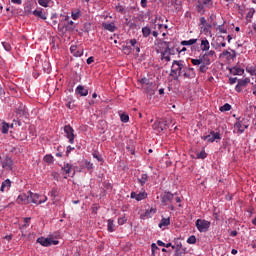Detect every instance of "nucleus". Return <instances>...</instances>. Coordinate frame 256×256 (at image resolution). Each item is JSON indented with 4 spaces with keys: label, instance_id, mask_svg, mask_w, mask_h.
Masks as SVG:
<instances>
[{
    "label": "nucleus",
    "instance_id": "1",
    "mask_svg": "<svg viewBox=\"0 0 256 256\" xmlns=\"http://www.w3.org/2000/svg\"><path fill=\"white\" fill-rule=\"evenodd\" d=\"M185 71V66L181 61L174 60L171 67L170 76L173 77L174 81H177L181 74Z\"/></svg>",
    "mask_w": 256,
    "mask_h": 256
},
{
    "label": "nucleus",
    "instance_id": "2",
    "mask_svg": "<svg viewBox=\"0 0 256 256\" xmlns=\"http://www.w3.org/2000/svg\"><path fill=\"white\" fill-rule=\"evenodd\" d=\"M206 9H213V0H197V13H199L200 15H205Z\"/></svg>",
    "mask_w": 256,
    "mask_h": 256
},
{
    "label": "nucleus",
    "instance_id": "3",
    "mask_svg": "<svg viewBox=\"0 0 256 256\" xmlns=\"http://www.w3.org/2000/svg\"><path fill=\"white\" fill-rule=\"evenodd\" d=\"M196 227L200 233H207L209 227H211V222L203 219L196 220Z\"/></svg>",
    "mask_w": 256,
    "mask_h": 256
},
{
    "label": "nucleus",
    "instance_id": "4",
    "mask_svg": "<svg viewBox=\"0 0 256 256\" xmlns=\"http://www.w3.org/2000/svg\"><path fill=\"white\" fill-rule=\"evenodd\" d=\"M154 131H157V133H161L162 131H165L167 127H169V121L167 120H158L153 124Z\"/></svg>",
    "mask_w": 256,
    "mask_h": 256
},
{
    "label": "nucleus",
    "instance_id": "5",
    "mask_svg": "<svg viewBox=\"0 0 256 256\" xmlns=\"http://www.w3.org/2000/svg\"><path fill=\"white\" fill-rule=\"evenodd\" d=\"M140 83L142 84V88L146 93H149V95H155V89H149V87H153V82H151L147 78H142Z\"/></svg>",
    "mask_w": 256,
    "mask_h": 256
},
{
    "label": "nucleus",
    "instance_id": "6",
    "mask_svg": "<svg viewBox=\"0 0 256 256\" xmlns=\"http://www.w3.org/2000/svg\"><path fill=\"white\" fill-rule=\"evenodd\" d=\"M201 139H203V141H207L208 143H214V141H220L221 134H219V132L211 131L210 134L202 136Z\"/></svg>",
    "mask_w": 256,
    "mask_h": 256
},
{
    "label": "nucleus",
    "instance_id": "7",
    "mask_svg": "<svg viewBox=\"0 0 256 256\" xmlns=\"http://www.w3.org/2000/svg\"><path fill=\"white\" fill-rule=\"evenodd\" d=\"M192 65H201L203 63L204 65H211V58L205 53L204 55L200 56L199 59H192L191 60Z\"/></svg>",
    "mask_w": 256,
    "mask_h": 256
},
{
    "label": "nucleus",
    "instance_id": "8",
    "mask_svg": "<svg viewBox=\"0 0 256 256\" xmlns=\"http://www.w3.org/2000/svg\"><path fill=\"white\" fill-rule=\"evenodd\" d=\"M64 132L66 133L67 139H69V143L74 144L75 143V130L71 125H66L64 127Z\"/></svg>",
    "mask_w": 256,
    "mask_h": 256
},
{
    "label": "nucleus",
    "instance_id": "9",
    "mask_svg": "<svg viewBox=\"0 0 256 256\" xmlns=\"http://www.w3.org/2000/svg\"><path fill=\"white\" fill-rule=\"evenodd\" d=\"M160 45H165L166 49L165 51L161 52V59H164L165 61H167V63H169V61H171V56L167 55V53H169V51H171V47L169 46V42L167 41H161L160 40Z\"/></svg>",
    "mask_w": 256,
    "mask_h": 256
},
{
    "label": "nucleus",
    "instance_id": "10",
    "mask_svg": "<svg viewBox=\"0 0 256 256\" xmlns=\"http://www.w3.org/2000/svg\"><path fill=\"white\" fill-rule=\"evenodd\" d=\"M2 169L7 171H13V159L9 156H6L2 161Z\"/></svg>",
    "mask_w": 256,
    "mask_h": 256
},
{
    "label": "nucleus",
    "instance_id": "11",
    "mask_svg": "<svg viewBox=\"0 0 256 256\" xmlns=\"http://www.w3.org/2000/svg\"><path fill=\"white\" fill-rule=\"evenodd\" d=\"M62 171L68 175V177H73V175H75V170L73 169V165L66 163L64 164V166L62 167Z\"/></svg>",
    "mask_w": 256,
    "mask_h": 256
},
{
    "label": "nucleus",
    "instance_id": "12",
    "mask_svg": "<svg viewBox=\"0 0 256 256\" xmlns=\"http://www.w3.org/2000/svg\"><path fill=\"white\" fill-rule=\"evenodd\" d=\"M195 69L194 68H184V73H183V77H185V79H195Z\"/></svg>",
    "mask_w": 256,
    "mask_h": 256
},
{
    "label": "nucleus",
    "instance_id": "13",
    "mask_svg": "<svg viewBox=\"0 0 256 256\" xmlns=\"http://www.w3.org/2000/svg\"><path fill=\"white\" fill-rule=\"evenodd\" d=\"M102 28L105 29V31H110V33H115V31H117V26L115 25V22L102 23Z\"/></svg>",
    "mask_w": 256,
    "mask_h": 256
},
{
    "label": "nucleus",
    "instance_id": "14",
    "mask_svg": "<svg viewBox=\"0 0 256 256\" xmlns=\"http://www.w3.org/2000/svg\"><path fill=\"white\" fill-rule=\"evenodd\" d=\"M249 125L243 123V121H238L235 123L234 128L237 129V133H244Z\"/></svg>",
    "mask_w": 256,
    "mask_h": 256
},
{
    "label": "nucleus",
    "instance_id": "15",
    "mask_svg": "<svg viewBox=\"0 0 256 256\" xmlns=\"http://www.w3.org/2000/svg\"><path fill=\"white\" fill-rule=\"evenodd\" d=\"M16 114L19 115V117H29V112H27V109L23 104H21L17 109H16Z\"/></svg>",
    "mask_w": 256,
    "mask_h": 256
},
{
    "label": "nucleus",
    "instance_id": "16",
    "mask_svg": "<svg viewBox=\"0 0 256 256\" xmlns=\"http://www.w3.org/2000/svg\"><path fill=\"white\" fill-rule=\"evenodd\" d=\"M146 197H147L146 192H140L138 194L136 192L131 193V199H136V201H143V199H146Z\"/></svg>",
    "mask_w": 256,
    "mask_h": 256
},
{
    "label": "nucleus",
    "instance_id": "17",
    "mask_svg": "<svg viewBox=\"0 0 256 256\" xmlns=\"http://www.w3.org/2000/svg\"><path fill=\"white\" fill-rule=\"evenodd\" d=\"M220 57H227V59H235V57H237V52H235V50H232V53L227 51V50H224L221 54H220Z\"/></svg>",
    "mask_w": 256,
    "mask_h": 256
},
{
    "label": "nucleus",
    "instance_id": "18",
    "mask_svg": "<svg viewBox=\"0 0 256 256\" xmlns=\"http://www.w3.org/2000/svg\"><path fill=\"white\" fill-rule=\"evenodd\" d=\"M37 243H40L43 247H51V238L40 237L37 239Z\"/></svg>",
    "mask_w": 256,
    "mask_h": 256
},
{
    "label": "nucleus",
    "instance_id": "19",
    "mask_svg": "<svg viewBox=\"0 0 256 256\" xmlns=\"http://www.w3.org/2000/svg\"><path fill=\"white\" fill-rule=\"evenodd\" d=\"M76 94L81 95V97H87V95H89V90L85 89L84 86L79 85L76 88Z\"/></svg>",
    "mask_w": 256,
    "mask_h": 256
},
{
    "label": "nucleus",
    "instance_id": "20",
    "mask_svg": "<svg viewBox=\"0 0 256 256\" xmlns=\"http://www.w3.org/2000/svg\"><path fill=\"white\" fill-rule=\"evenodd\" d=\"M174 195L170 192H167L164 196L161 197V201L163 205H167V203L173 201Z\"/></svg>",
    "mask_w": 256,
    "mask_h": 256
},
{
    "label": "nucleus",
    "instance_id": "21",
    "mask_svg": "<svg viewBox=\"0 0 256 256\" xmlns=\"http://www.w3.org/2000/svg\"><path fill=\"white\" fill-rule=\"evenodd\" d=\"M200 49L201 51H209L210 45L209 40H207V38L201 40Z\"/></svg>",
    "mask_w": 256,
    "mask_h": 256
},
{
    "label": "nucleus",
    "instance_id": "22",
    "mask_svg": "<svg viewBox=\"0 0 256 256\" xmlns=\"http://www.w3.org/2000/svg\"><path fill=\"white\" fill-rule=\"evenodd\" d=\"M10 188H11V180L6 179L4 182H2L0 191L2 192L9 191Z\"/></svg>",
    "mask_w": 256,
    "mask_h": 256
},
{
    "label": "nucleus",
    "instance_id": "23",
    "mask_svg": "<svg viewBox=\"0 0 256 256\" xmlns=\"http://www.w3.org/2000/svg\"><path fill=\"white\" fill-rule=\"evenodd\" d=\"M81 10L80 9H76V10H72L71 12V17L74 21H77V19H79L81 17Z\"/></svg>",
    "mask_w": 256,
    "mask_h": 256
},
{
    "label": "nucleus",
    "instance_id": "24",
    "mask_svg": "<svg viewBox=\"0 0 256 256\" xmlns=\"http://www.w3.org/2000/svg\"><path fill=\"white\" fill-rule=\"evenodd\" d=\"M170 224H171L170 218H162V220L159 223V227H160V229H163V227H167Z\"/></svg>",
    "mask_w": 256,
    "mask_h": 256
},
{
    "label": "nucleus",
    "instance_id": "25",
    "mask_svg": "<svg viewBox=\"0 0 256 256\" xmlns=\"http://www.w3.org/2000/svg\"><path fill=\"white\" fill-rule=\"evenodd\" d=\"M230 71L233 75H243L245 73L244 69L237 67L232 68Z\"/></svg>",
    "mask_w": 256,
    "mask_h": 256
},
{
    "label": "nucleus",
    "instance_id": "26",
    "mask_svg": "<svg viewBox=\"0 0 256 256\" xmlns=\"http://www.w3.org/2000/svg\"><path fill=\"white\" fill-rule=\"evenodd\" d=\"M107 223H108L107 229H108L109 233H113V231H115L114 221L112 219H108Z\"/></svg>",
    "mask_w": 256,
    "mask_h": 256
},
{
    "label": "nucleus",
    "instance_id": "27",
    "mask_svg": "<svg viewBox=\"0 0 256 256\" xmlns=\"http://www.w3.org/2000/svg\"><path fill=\"white\" fill-rule=\"evenodd\" d=\"M66 31H75V22L73 20L68 21L67 25H65Z\"/></svg>",
    "mask_w": 256,
    "mask_h": 256
},
{
    "label": "nucleus",
    "instance_id": "28",
    "mask_svg": "<svg viewBox=\"0 0 256 256\" xmlns=\"http://www.w3.org/2000/svg\"><path fill=\"white\" fill-rule=\"evenodd\" d=\"M149 181V176L147 174H142L141 178H138V183L145 185Z\"/></svg>",
    "mask_w": 256,
    "mask_h": 256
},
{
    "label": "nucleus",
    "instance_id": "29",
    "mask_svg": "<svg viewBox=\"0 0 256 256\" xmlns=\"http://www.w3.org/2000/svg\"><path fill=\"white\" fill-rule=\"evenodd\" d=\"M33 15H35V17H40V19H43V20L47 19V16L43 14V11L41 10H34Z\"/></svg>",
    "mask_w": 256,
    "mask_h": 256
},
{
    "label": "nucleus",
    "instance_id": "30",
    "mask_svg": "<svg viewBox=\"0 0 256 256\" xmlns=\"http://www.w3.org/2000/svg\"><path fill=\"white\" fill-rule=\"evenodd\" d=\"M199 65H200V67L198 69L199 73H207V71L209 69V65L203 64V63H200Z\"/></svg>",
    "mask_w": 256,
    "mask_h": 256
},
{
    "label": "nucleus",
    "instance_id": "31",
    "mask_svg": "<svg viewBox=\"0 0 256 256\" xmlns=\"http://www.w3.org/2000/svg\"><path fill=\"white\" fill-rule=\"evenodd\" d=\"M32 201L33 203H38L39 205H41V203H45V200H39V194H33L32 193Z\"/></svg>",
    "mask_w": 256,
    "mask_h": 256
},
{
    "label": "nucleus",
    "instance_id": "32",
    "mask_svg": "<svg viewBox=\"0 0 256 256\" xmlns=\"http://www.w3.org/2000/svg\"><path fill=\"white\" fill-rule=\"evenodd\" d=\"M151 213H155V209L146 210V212L141 215L142 219H149L151 217Z\"/></svg>",
    "mask_w": 256,
    "mask_h": 256
},
{
    "label": "nucleus",
    "instance_id": "33",
    "mask_svg": "<svg viewBox=\"0 0 256 256\" xmlns=\"http://www.w3.org/2000/svg\"><path fill=\"white\" fill-rule=\"evenodd\" d=\"M238 83H239L242 87H247V85H249V83H251V79L245 78V79H243V80H238Z\"/></svg>",
    "mask_w": 256,
    "mask_h": 256
},
{
    "label": "nucleus",
    "instance_id": "34",
    "mask_svg": "<svg viewBox=\"0 0 256 256\" xmlns=\"http://www.w3.org/2000/svg\"><path fill=\"white\" fill-rule=\"evenodd\" d=\"M27 202V194H20L18 196V203H24L26 205Z\"/></svg>",
    "mask_w": 256,
    "mask_h": 256
},
{
    "label": "nucleus",
    "instance_id": "35",
    "mask_svg": "<svg viewBox=\"0 0 256 256\" xmlns=\"http://www.w3.org/2000/svg\"><path fill=\"white\" fill-rule=\"evenodd\" d=\"M247 73H250V75H255L256 76V66H248L246 67Z\"/></svg>",
    "mask_w": 256,
    "mask_h": 256
},
{
    "label": "nucleus",
    "instance_id": "36",
    "mask_svg": "<svg viewBox=\"0 0 256 256\" xmlns=\"http://www.w3.org/2000/svg\"><path fill=\"white\" fill-rule=\"evenodd\" d=\"M143 37H149L151 35V28L143 27L142 28Z\"/></svg>",
    "mask_w": 256,
    "mask_h": 256
},
{
    "label": "nucleus",
    "instance_id": "37",
    "mask_svg": "<svg viewBox=\"0 0 256 256\" xmlns=\"http://www.w3.org/2000/svg\"><path fill=\"white\" fill-rule=\"evenodd\" d=\"M197 39L184 40L181 42V45H195Z\"/></svg>",
    "mask_w": 256,
    "mask_h": 256
},
{
    "label": "nucleus",
    "instance_id": "38",
    "mask_svg": "<svg viewBox=\"0 0 256 256\" xmlns=\"http://www.w3.org/2000/svg\"><path fill=\"white\" fill-rule=\"evenodd\" d=\"M132 50L131 46H122V51L125 55H131Z\"/></svg>",
    "mask_w": 256,
    "mask_h": 256
},
{
    "label": "nucleus",
    "instance_id": "39",
    "mask_svg": "<svg viewBox=\"0 0 256 256\" xmlns=\"http://www.w3.org/2000/svg\"><path fill=\"white\" fill-rule=\"evenodd\" d=\"M1 131L4 134L9 133V123L3 122Z\"/></svg>",
    "mask_w": 256,
    "mask_h": 256
},
{
    "label": "nucleus",
    "instance_id": "40",
    "mask_svg": "<svg viewBox=\"0 0 256 256\" xmlns=\"http://www.w3.org/2000/svg\"><path fill=\"white\" fill-rule=\"evenodd\" d=\"M187 243H189V245H195L197 243V237H195V235L190 236L187 239Z\"/></svg>",
    "mask_w": 256,
    "mask_h": 256
},
{
    "label": "nucleus",
    "instance_id": "41",
    "mask_svg": "<svg viewBox=\"0 0 256 256\" xmlns=\"http://www.w3.org/2000/svg\"><path fill=\"white\" fill-rule=\"evenodd\" d=\"M26 199V205H29V203H33V192L29 191Z\"/></svg>",
    "mask_w": 256,
    "mask_h": 256
},
{
    "label": "nucleus",
    "instance_id": "42",
    "mask_svg": "<svg viewBox=\"0 0 256 256\" xmlns=\"http://www.w3.org/2000/svg\"><path fill=\"white\" fill-rule=\"evenodd\" d=\"M220 111L223 113L225 111H231V106L229 103L224 104L223 106L220 107Z\"/></svg>",
    "mask_w": 256,
    "mask_h": 256
},
{
    "label": "nucleus",
    "instance_id": "43",
    "mask_svg": "<svg viewBox=\"0 0 256 256\" xmlns=\"http://www.w3.org/2000/svg\"><path fill=\"white\" fill-rule=\"evenodd\" d=\"M50 2L51 0H38V3L41 5V7H48Z\"/></svg>",
    "mask_w": 256,
    "mask_h": 256
},
{
    "label": "nucleus",
    "instance_id": "44",
    "mask_svg": "<svg viewBox=\"0 0 256 256\" xmlns=\"http://www.w3.org/2000/svg\"><path fill=\"white\" fill-rule=\"evenodd\" d=\"M120 119H121L122 123H128V121H129V115H127V114H121V115H120Z\"/></svg>",
    "mask_w": 256,
    "mask_h": 256
},
{
    "label": "nucleus",
    "instance_id": "45",
    "mask_svg": "<svg viewBox=\"0 0 256 256\" xmlns=\"http://www.w3.org/2000/svg\"><path fill=\"white\" fill-rule=\"evenodd\" d=\"M206 158H207V154L205 150H202L200 153L197 154V159H206Z\"/></svg>",
    "mask_w": 256,
    "mask_h": 256
},
{
    "label": "nucleus",
    "instance_id": "46",
    "mask_svg": "<svg viewBox=\"0 0 256 256\" xmlns=\"http://www.w3.org/2000/svg\"><path fill=\"white\" fill-rule=\"evenodd\" d=\"M45 163H53V156L48 154L44 157Z\"/></svg>",
    "mask_w": 256,
    "mask_h": 256
},
{
    "label": "nucleus",
    "instance_id": "47",
    "mask_svg": "<svg viewBox=\"0 0 256 256\" xmlns=\"http://www.w3.org/2000/svg\"><path fill=\"white\" fill-rule=\"evenodd\" d=\"M93 157H94V159H97V161L103 162V157H101V155H99V152L93 153Z\"/></svg>",
    "mask_w": 256,
    "mask_h": 256
},
{
    "label": "nucleus",
    "instance_id": "48",
    "mask_svg": "<svg viewBox=\"0 0 256 256\" xmlns=\"http://www.w3.org/2000/svg\"><path fill=\"white\" fill-rule=\"evenodd\" d=\"M226 43L225 42H221V43H217L216 45L212 44V47H214V49H219L220 47H226Z\"/></svg>",
    "mask_w": 256,
    "mask_h": 256
},
{
    "label": "nucleus",
    "instance_id": "49",
    "mask_svg": "<svg viewBox=\"0 0 256 256\" xmlns=\"http://www.w3.org/2000/svg\"><path fill=\"white\" fill-rule=\"evenodd\" d=\"M116 10L118 11V13H122V15H125V8H123V6H116Z\"/></svg>",
    "mask_w": 256,
    "mask_h": 256
},
{
    "label": "nucleus",
    "instance_id": "50",
    "mask_svg": "<svg viewBox=\"0 0 256 256\" xmlns=\"http://www.w3.org/2000/svg\"><path fill=\"white\" fill-rule=\"evenodd\" d=\"M5 51H11V44L7 43V42H3L2 43Z\"/></svg>",
    "mask_w": 256,
    "mask_h": 256
},
{
    "label": "nucleus",
    "instance_id": "51",
    "mask_svg": "<svg viewBox=\"0 0 256 256\" xmlns=\"http://www.w3.org/2000/svg\"><path fill=\"white\" fill-rule=\"evenodd\" d=\"M151 249H152V256H155V251H157V249H159V247H157V244L152 243Z\"/></svg>",
    "mask_w": 256,
    "mask_h": 256
},
{
    "label": "nucleus",
    "instance_id": "52",
    "mask_svg": "<svg viewBox=\"0 0 256 256\" xmlns=\"http://www.w3.org/2000/svg\"><path fill=\"white\" fill-rule=\"evenodd\" d=\"M186 254V249H182V251L175 252V256H185Z\"/></svg>",
    "mask_w": 256,
    "mask_h": 256
},
{
    "label": "nucleus",
    "instance_id": "53",
    "mask_svg": "<svg viewBox=\"0 0 256 256\" xmlns=\"http://www.w3.org/2000/svg\"><path fill=\"white\" fill-rule=\"evenodd\" d=\"M85 166H86V169H88V171H91V169H93V163L89 161H85Z\"/></svg>",
    "mask_w": 256,
    "mask_h": 256
},
{
    "label": "nucleus",
    "instance_id": "54",
    "mask_svg": "<svg viewBox=\"0 0 256 256\" xmlns=\"http://www.w3.org/2000/svg\"><path fill=\"white\" fill-rule=\"evenodd\" d=\"M174 249H176L175 252H179V251H183V249L185 248H183V244L179 243L175 246Z\"/></svg>",
    "mask_w": 256,
    "mask_h": 256
},
{
    "label": "nucleus",
    "instance_id": "55",
    "mask_svg": "<svg viewBox=\"0 0 256 256\" xmlns=\"http://www.w3.org/2000/svg\"><path fill=\"white\" fill-rule=\"evenodd\" d=\"M217 31H219L220 33H227V29H225V27H223V25H219L217 27Z\"/></svg>",
    "mask_w": 256,
    "mask_h": 256
},
{
    "label": "nucleus",
    "instance_id": "56",
    "mask_svg": "<svg viewBox=\"0 0 256 256\" xmlns=\"http://www.w3.org/2000/svg\"><path fill=\"white\" fill-rule=\"evenodd\" d=\"M125 223H127V218L122 217L118 219V224L119 225H125Z\"/></svg>",
    "mask_w": 256,
    "mask_h": 256
},
{
    "label": "nucleus",
    "instance_id": "57",
    "mask_svg": "<svg viewBox=\"0 0 256 256\" xmlns=\"http://www.w3.org/2000/svg\"><path fill=\"white\" fill-rule=\"evenodd\" d=\"M59 195V190L57 188H53L51 191V197H57Z\"/></svg>",
    "mask_w": 256,
    "mask_h": 256
},
{
    "label": "nucleus",
    "instance_id": "58",
    "mask_svg": "<svg viewBox=\"0 0 256 256\" xmlns=\"http://www.w3.org/2000/svg\"><path fill=\"white\" fill-rule=\"evenodd\" d=\"M21 127V121L19 120H14L13 123L11 124V127Z\"/></svg>",
    "mask_w": 256,
    "mask_h": 256
},
{
    "label": "nucleus",
    "instance_id": "59",
    "mask_svg": "<svg viewBox=\"0 0 256 256\" xmlns=\"http://www.w3.org/2000/svg\"><path fill=\"white\" fill-rule=\"evenodd\" d=\"M206 54H207L209 57H215V50H210V51L206 52Z\"/></svg>",
    "mask_w": 256,
    "mask_h": 256
},
{
    "label": "nucleus",
    "instance_id": "60",
    "mask_svg": "<svg viewBox=\"0 0 256 256\" xmlns=\"http://www.w3.org/2000/svg\"><path fill=\"white\" fill-rule=\"evenodd\" d=\"M141 7H143V9H147V0H141Z\"/></svg>",
    "mask_w": 256,
    "mask_h": 256
},
{
    "label": "nucleus",
    "instance_id": "61",
    "mask_svg": "<svg viewBox=\"0 0 256 256\" xmlns=\"http://www.w3.org/2000/svg\"><path fill=\"white\" fill-rule=\"evenodd\" d=\"M241 87H243V86L240 85L239 83L236 85L235 90L237 91V93H241V91H242Z\"/></svg>",
    "mask_w": 256,
    "mask_h": 256
},
{
    "label": "nucleus",
    "instance_id": "62",
    "mask_svg": "<svg viewBox=\"0 0 256 256\" xmlns=\"http://www.w3.org/2000/svg\"><path fill=\"white\" fill-rule=\"evenodd\" d=\"M130 45L131 47H135L137 45V40L136 39L130 40Z\"/></svg>",
    "mask_w": 256,
    "mask_h": 256
},
{
    "label": "nucleus",
    "instance_id": "63",
    "mask_svg": "<svg viewBox=\"0 0 256 256\" xmlns=\"http://www.w3.org/2000/svg\"><path fill=\"white\" fill-rule=\"evenodd\" d=\"M230 85H234V83H237V78H229Z\"/></svg>",
    "mask_w": 256,
    "mask_h": 256
},
{
    "label": "nucleus",
    "instance_id": "64",
    "mask_svg": "<svg viewBox=\"0 0 256 256\" xmlns=\"http://www.w3.org/2000/svg\"><path fill=\"white\" fill-rule=\"evenodd\" d=\"M200 22H201V25H207V20L205 19V17H201Z\"/></svg>",
    "mask_w": 256,
    "mask_h": 256
}]
</instances>
